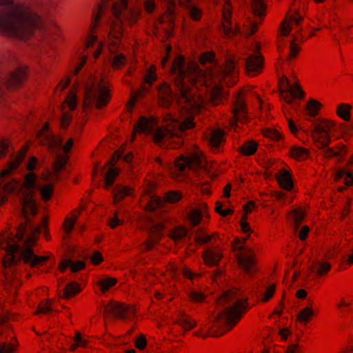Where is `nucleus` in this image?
Here are the masks:
<instances>
[{"instance_id": "obj_29", "label": "nucleus", "mask_w": 353, "mask_h": 353, "mask_svg": "<svg viewBox=\"0 0 353 353\" xmlns=\"http://www.w3.org/2000/svg\"><path fill=\"white\" fill-rule=\"evenodd\" d=\"M335 125V122L332 120L327 119H321L319 121L314 125L312 133L330 134V130L334 128Z\"/></svg>"}, {"instance_id": "obj_51", "label": "nucleus", "mask_w": 353, "mask_h": 353, "mask_svg": "<svg viewBox=\"0 0 353 353\" xmlns=\"http://www.w3.org/2000/svg\"><path fill=\"white\" fill-rule=\"evenodd\" d=\"M54 152L56 154V160L54 163V168L56 171L59 172L64 168V165L66 163L68 157L65 155H62V156L59 155L58 154V152L55 150H54Z\"/></svg>"}, {"instance_id": "obj_20", "label": "nucleus", "mask_w": 353, "mask_h": 353, "mask_svg": "<svg viewBox=\"0 0 353 353\" xmlns=\"http://www.w3.org/2000/svg\"><path fill=\"white\" fill-rule=\"evenodd\" d=\"M173 122L174 123L173 129L170 128L168 125H166L165 128H157L153 136L154 143H159L163 141L172 139L174 137H177V121H173Z\"/></svg>"}, {"instance_id": "obj_26", "label": "nucleus", "mask_w": 353, "mask_h": 353, "mask_svg": "<svg viewBox=\"0 0 353 353\" xmlns=\"http://www.w3.org/2000/svg\"><path fill=\"white\" fill-rule=\"evenodd\" d=\"M280 172L281 174L279 176L276 175L278 183L283 189L287 191H290L294 187L290 172L283 169L281 170Z\"/></svg>"}, {"instance_id": "obj_2", "label": "nucleus", "mask_w": 353, "mask_h": 353, "mask_svg": "<svg viewBox=\"0 0 353 353\" xmlns=\"http://www.w3.org/2000/svg\"><path fill=\"white\" fill-rule=\"evenodd\" d=\"M39 23V17L26 5L14 0H0L1 32L25 39Z\"/></svg>"}, {"instance_id": "obj_14", "label": "nucleus", "mask_w": 353, "mask_h": 353, "mask_svg": "<svg viewBox=\"0 0 353 353\" xmlns=\"http://www.w3.org/2000/svg\"><path fill=\"white\" fill-rule=\"evenodd\" d=\"M264 67V58L260 53L250 54L245 60V72L248 76L254 77L261 73Z\"/></svg>"}, {"instance_id": "obj_27", "label": "nucleus", "mask_w": 353, "mask_h": 353, "mask_svg": "<svg viewBox=\"0 0 353 353\" xmlns=\"http://www.w3.org/2000/svg\"><path fill=\"white\" fill-rule=\"evenodd\" d=\"M217 237H219V234L216 232L208 235L204 228H198L195 232L194 241L196 245H202L207 244L210 241Z\"/></svg>"}, {"instance_id": "obj_42", "label": "nucleus", "mask_w": 353, "mask_h": 353, "mask_svg": "<svg viewBox=\"0 0 353 353\" xmlns=\"http://www.w3.org/2000/svg\"><path fill=\"white\" fill-rule=\"evenodd\" d=\"M177 322L181 325V327L186 331L194 328L196 325L195 320L191 319L185 314L181 315L179 317Z\"/></svg>"}, {"instance_id": "obj_52", "label": "nucleus", "mask_w": 353, "mask_h": 353, "mask_svg": "<svg viewBox=\"0 0 353 353\" xmlns=\"http://www.w3.org/2000/svg\"><path fill=\"white\" fill-rule=\"evenodd\" d=\"M18 343L16 339H12L11 343L0 344V353H12L17 347Z\"/></svg>"}, {"instance_id": "obj_15", "label": "nucleus", "mask_w": 353, "mask_h": 353, "mask_svg": "<svg viewBox=\"0 0 353 353\" xmlns=\"http://www.w3.org/2000/svg\"><path fill=\"white\" fill-rule=\"evenodd\" d=\"M127 308L121 303L110 301L105 307V318L106 319V327H108V323L111 321L112 317L123 319L125 317Z\"/></svg>"}, {"instance_id": "obj_32", "label": "nucleus", "mask_w": 353, "mask_h": 353, "mask_svg": "<svg viewBox=\"0 0 353 353\" xmlns=\"http://www.w3.org/2000/svg\"><path fill=\"white\" fill-rule=\"evenodd\" d=\"M259 145L256 142L250 140L243 143L238 149L237 152L244 156H252L256 153Z\"/></svg>"}, {"instance_id": "obj_43", "label": "nucleus", "mask_w": 353, "mask_h": 353, "mask_svg": "<svg viewBox=\"0 0 353 353\" xmlns=\"http://www.w3.org/2000/svg\"><path fill=\"white\" fill-rule=\"evenodd\" d=\"M252 9L255 16L265 17L266 5L263 0H254L252 3Z\"/></svg>"}, {"instance_id": "obj_59", "label": "nucleus", "mask_w": 353, "mask_h": 353, "mask_svg": "<svg viewBox=\"0 0 353 353\" xmlns=\"http://www.w3.org/2000/svg\"><path fill=\"white\" fill-rule=\"evenodd\" d=\"M276 285L272 284L270 285L265 290L264 293V296L262 299V301L265 303L269 301L274 295L276 292Z\"/></svg>"}, {"instance_id": "obj_1", "label": "nucleus", "mask_w": 353, "mask_h": 353, "mask_svg": "<svg viewBox=\"0 0 353 353\" xmlns=\"http://www.w3.org/2000/svg\"><path fill=\"white\" fill-rule=\"evenodd\" d=\"M37 176L34 172H28L23 183L24 190L22 192V214L25 219V223L21 224L17 232V238L21 241L19 246L13 243L14 237L10 234L0 235V244L5 250L8 257L4 259L5 268H8L23 261L31 267L37 265L42 261L48 260V256H39L33 252L32 245L37 239L34 234L39 232L40 228L30 225L29 215L34 216L37 212L36 201L34 198V190L38 188L36 182Z\"/></svg>"}, {"instance_id": "obj_5", "label": "nucleus", "mask_w": 353, "mask_h": 353, "mask_svg": "<svg viewBox=\"0 0 353 353\" xmlns=\"http://www.w3.org/2000/svg\"><path fill=\"white\" fill-rule=\"evenodd\" d=\"M248 299L236 300L233 305L221 312L216 316L217 321H223L225 327L233 329L239 323L243 315L248 311Z\"/></svg>"}, {"instance_id": "obj_9", "label": "nucleus", "mask_w": 353, "mask_h": 353, "mask_svg": "<svg viewBox=\"0 0 353 353\" xmlns=\"http://www.w3.org/2000/svg\"><path fill=\"white\" fill-rule=\"evenodd\" d=\"M232 6L230 0H225L222 8V28L226 37H234L240 32V28L236 26L234 30H232Z\"/></svg>"}, {"instance_id": "obj_31", "label": "nucleus", "mask_w": 353, "mask_h": 353, "mask_svg": "<svg viewBox=\"0 0 353 353\" xmlns=\"http://www.w3.org/2000/svg\"><path fill=\"white\" fill-rule=\"evenodd\" d=\"M293 40L290 45V54L289 58H296L300 52V47L297 43H303L305 39L301 35V32L295 33L292 34Z\"/></svg>"}, {"instance_id": "obj_62", "label": "nucleus", "mask_w": 353, "mask_h": 353, "mask_svg": "<svg viewBox=\"0 0 353 353\" xmlns=\"http://www.w3.org/2000/svg\"><path fill=\"white\" fill-rule=\"evenodd\" d=\"M191 301L194 303L202 302L205 299V295L200 292H192L189 294Z\"/></svg>"}, {"instance_id": "obj_10", "label": "nucleus", "mask_w": 353, "mask_h": 353, "mask_svg": "<svg viewBox=\"0 0 353 353\" xmlns=\"http://www.w3.org/2000/svg\"><path fill=\"white\" fill-rule=\"evenodd\" d=\"M303 18L300 15L298 10L294 11L290 8L287 12L283 21L280 24L279 31L282 37H287L290 34L292 25L299 27L303 21Z\"/></svg>"}, {"instance_id": "obj_19", "label": "nucleus", "mask_w": 353, "mask_h": 353, "mask_svg": "<svg viewBox=\"0 0 353 353\" xmlns=\"http://www.w3.org/2000/svg\"><path fill=\"white\" fill-rule=\"evenodd\" d=\"M123 152L124 150L123 148H121L120 150L114 153L112 160L109 161L107 163L108 165L110 166V168L105 174V186L107 188L113 184L115 177L117 176L119 172L118 170L114 168V163L112 162V161L116 158L117 159L121 158V157L123 155Z\"/></svg>"}, {"instance_id": "obj_25", "label": "nucleus", "mask_w": 353, "mask_h": 353, "mask_svg": "<svg viewBox=\"0 0 353 353\" xmlns=\"http://www.w3.org/2000/svg\"><path fill=\"white\" fill-rule=\"evenodd\" d=\"M49 124L46 123L39 133L45 141L44 144L48 145L50 148H59L61 145L62 139L50 133H44L43 131L47 130Z\"/></svg>"}, {"instance_id": "obj_57", "label": "nucleus", "mask_w": 353, "mask_h": 353, "mask_svg": "<svg viewBox=\"0 0 353 353\" xmlns=\"http://www.w3.org/2000/svg\"><path fill=\"white\" fill-rule=\"evenodd\" d=\"M215 58V54L212 51L203 52L201 54L199 61L201 65L212 63Z\"/></svg>"}, {"instance_id": "obj_54", "label": "nucleus", "mask_w": 353, "mask_h": 353, "mask_svg": "<svg viewBox=\"0 0 353 353\" xmlns=\"http://www.w3.org/2000/svg\"><path fill=\"white\" fill-rule=\"evenodd\" d=\"M74 343L70 345V350L74 352L78 347H85L87 341L83 339L82 334L80 332H77L74 337Z\"/></svg>"}, {"instance_id": "obj_40", "label": "nucleus", "mask_w": 353, "mask_h": 353, "mask_svg": "<svg viewBox=\"0 0 353 353\" xmlns=\"http://www.w3.org/2000/svg\"><path fill=\"white\" fill-rule=\"evenodd\" d=\"M183 198L182 193L176 190H170L165 193L163 200L165 203H176Z\"/></svg>"}, {"instance_id": "obj_28", "label": "nucleus", "mask_w": 353, "mask_h": 353, "mask_svg": "<svg viewBox=\"0 0 353 353\" xmlns=\"http://www.w3.org/2000/svg\"><path fill=\"white\" fill-rule=\"evenodd\" d=\"M238 61V59H236L234 55L227 57L221 69L222 74L224 77H229L235 72Z\"/></svg>"}, {"instance_id": "obj_33", "label": "nucleus", "mask_w": 353, "mask_h": 353, "mask_svg": "<svg viewBox=\"0 0 353 353\" xmlns=\"http://www.w3.org/2000/svg\"><path fill=\"white\" fill-rule=\"evenodd\" d=\"M352 105L349 103H339L336 109V115L345 121L351 120Z\"/></svg>"}, {"instance_id": "obj_46", "label": "nucleus", "mask_w": 353, "mask_h": 353, "mask_svg": "<svg viewBox=\"0 0 353 353\" xmlns=\"http://www.w3.org/2000/svg\"><path fill=\"white\" fill-rule=\"evenodd\" d=\"M97 283L101 287V291L105 292L117 283V279L114 278L105 276L99 279Z\"/></svg>"}, {"instance_id": "obj_4", "label": "nucleus", "mask_w": 353, "mask_h": 353, "mask_svg": "<svg viewBox=\"0 0 353 353\" xmlns=\"http://www.w3.org/2000/svg\"><path fill=\"white\" fill-rule=\"evenodd\" d=\"M85 89L83 103L85 108L89 107L92 103H94L97 108H101L108 103V92L105 85L102 84L101 79L91 77L88 81Z\"/></svg>"}, {"instance_id": "obj_21", "label": "nucleus", "mask_w": 353, "mask_h": 353, "mask_svg": "<svg viewBox=\"0 0 353 353\" xmlns=\"http://www.w3.org/2000/svg\"><path fill=\"white\" fill-rule=\"evenodd\" d=\"M24 74L25 71L22 68H19L17 71L10 73L0 83V92L3 85L8 88H14L17 85H19L23 79Z\"/></svg>"}, {"instance_id": "obj_56", "label": "nucleus", "mask_w": 353, "mask_h": 353, "mask_svg": "<svg viewBox=\"0 0 353 353\" xmlns=\"http://www.w3.org/2000/svg\"><path fill=\"white\" fill-rule=\"evenodd\" d=\"M292 213L294 214V225L298 227L303 223L306 214L305 212L303 209H296Z\"/></svg>"}, {"instance_id": "obj_55", "label": "nucleus", "mask_w": 353, "mask_h": 353, "mask_svg": "<svg viewBox=\"0 0 353 353\" xmlns=\"http://www.w3.org/2000/svg\"><path fill=\"white\" fill-rule=\"evenodd\" d=\"M222 89L221 87H215L212 90L211 102L214 105H218L221 103Z\"/></svg>"}, {"instance_id": "obj_3", "label": "nucleus", "mask_w": 353, "mask_h": 353, "mask_svg": "<svg viewBox=\"0 0 353 353\" xmlns=\"http://www.w3.org/2000/svg\"><path fill=\"white\" fill-rule=\"evenodd\" d=\"M185 57L179 55L172 62L170 73L177 76L174 79V85L177 87V103L186 107L191 113L198 114L201 109L200 99L196 96L195 90L185 84V80L188 79L192 85L196 81L192 78L198 70V64L196 62L188 63L186 70L183 69Z\"/></svg>"}, {"instance_id": "obj_12", "label": "nucleus", "mask_w": 353, "mask_h": 353, "mask_svg": "<svg viewBox=\"0 0 353 353\" xmlns=\"http://www.w3.org/2000/svg\"><path fill=\"white\" fill-rule=\"evenodd\" d=\"M113 13L119 22L122 24H130L131 8L128 0H119L112 5Z\"/></svg>"}, {"instance_id": "obj_22", "label": "nucleus", "mask_w": 353, "mask_h": 353, "mask_svg": "<svg viewBox=\"0 0 353 353\" xmlns=\"http://www.w3.org/2000/svg\"><path fill=\"white\" fill-rule=\"evenodd\" d=\"M208 210L206 203H202L198 208L192 209L187 214V219L192 227L199 225L203 219L202 213Z\"/></svg>"}, {"instance_id": "obj_13", "label": "nucleus", "mask_w": 353, "mask_h": 353, "mask_svg": "<svg viewBox=\"0 0 353 353\" xmlns=\"http://www.w3.org/2000/svg\"><path fill=\"white\" fill-rule=\"evenodd\" d=\"M156 80V67L154 65H151L144 77V83L141 85L140 88L137 91L134 92V105L138 99L143 97L149 92L152 84Z\"/></svg>"}, {"instance_id": "obj_35", "label": "nucleus", "mask_w": 353, "mask_h": 353, "mask_svg": "<svg viewBox=\"0 0 353 353\" xmlns=\"http://www.w3.org/2000/svg\"><path fill=\"white\" fill-rule=\"evenodd\" d=\"M290 153L292 158L299 161L306 160L310 155L309 150L303 147L293 146L290 148Z\"/></svg>"}, {"instance_id": "obj_34", "label": "nucleus", "mask_w": 353, "mask_h": 353, "mask_svg": "<svg viewBox=\"0 0 353 353\" xmlns=\"http://www.w3.org/2000/svg\"><path fill=\"white\" fill-rule=\"evenodd\" d=\"M188 234V229L183 225H179L171 230L168 236L175 243L183 239Z\"/></svg>"}, {"instance_id": "obj_11", "label": "nucleus", "mask_w": 353, "mask_h": 353, "mask_svg": "<svg viewBox=\"0 0 353 353\" xmlns=\"http://www.w3.org/2000/svg\"><path fill=\"white\" fill-rule=\"evenodd\" d=\"M238 264L247 273L252 274L256 271L255 265V253L251 248L243 249L239 254L236 256Z\"/></svg>"}, {"instance_id": "obj_53", "label": "nucleus", "mask_w": 353, "mask_h": 353, "mask_svg": "<svg viewBox=\"0 0 353 353\" xmlns=\"http://www.w3.org/2000/svg\"><path fill=\"white\" fill-rule=\"evenodd\" d=\"M175 10L170 11V8H168L166 11L159 17V21L160 23H164L166 22L173 24L175 15Z\"/></svg>"}, {"instance_id": "obj_45", "label": "nucleus", "mask_w": 353, "mask_h": 353, "mask_svg": "<svg viewBox=\"0 0 353 353\" xmlns=\"http://www.w3.org/2000/svg\"><path fill=\"white\" fill-rule=\"evenodd\" d=\"M194 118L190 115L186 117L179 125L177 123L176 130L180 132H185L195 127Z\"/></svg>"}, {"instance_id": "obj_61", "label": "nucleus", "mask_w": 353, "mask_h": 353, "mask_svg": "<svg viewBox=\"0 0 353 353\" xmlns=\"http://www.w3.org/2000/svg\"><path fill=\"white\" fill-rule=\"evenodd\" d=\"M284 307H285V294L283 293L281 301H279V304L276 305V307H275V309L274 310L272 314L270 316V317H271L272 315H274V314L281 316L283 314Z\"/></svg>"}, {"instance_id": "obj_18", "label": "nucleus", "mask_w": 353, "mask_h": 353, "mask_svg": "<svg viewBox=\"0 0 353 353\" xmlns=\"http://www.w3.org/2000/svg\"><path fill=\"white\" fill-rule=\"evenodd\" d=\"M157 123V120L154 117H141L137 124L134 125V134L135 132L150 134Z\"/></svg>"}, {"instance_id": "obj_48", "label": "nucleus", "mask_w": 353, "mask_h": 353, "mask_svg": "<svg viewBox=\"0 0 353 353\" xmlns=\"http://www.w3.org/2000/svg\"><path fill=\"white\" fill-rule=\"evenodd\" d=\"M130 189L123 187L118 186L113 190V196L114 202H118L120 199L124 198L130 194Z\"/></svg>"}, {"instance_id": "obj_7", "label": "nucleus", "mask_w": 353, "mask_h": 353, "mask_svg": "<svg viewBox=\"0 0 353 353\" xmlns=\"http://www.w3.org/2000/svg\"><path fill=\"white\" fill-rule=\"evenodd\" d=\"M26 153V149H21L19 155L12 162L10 163L8 168L3 170L0 174V184L2 188L7 192H13L17 188L18 185L15 180L12 179L10 181H6L3 179V177L9 174L12 170L15 169L17 167V165L22 161Z\"/></svg>"}, {"instance_id": "obj_47", "label": "nucleus", "mask_w": 353, "mask_h": 353, "mask_svg": "<svg viewBox=\"0 0 353 353\" xmlns=\"http://www.w3.org/2000/svg\"><path fill=\"white\" fill-rule=\"evenodd\" d=\"M289 94L292 97V102L294 99H303L305 93L298 83H294L289 90Z\"/></svg>"}, {"instance_id": "obj_50", "label": "nucleus", "mask_w": 353, "mask_h": 353, "mask_svg": "<svg viewBox=\"0 0 353 353\" xmlns=\"http://www.w3.org/2000/svg\"><path fill=\"white\" fill-rule=\"evenodd\" d=\"M263 137L273 141H279L282 138L281 133L274 128H266L263 130Z\"/></svg>"}, {"instance_id": "obj_64", "label": "nucleus", "mask_w": 353, "mask_h": 353, "mask_svg": "<svg viewBox=\"0 0 353 353\" xmlns=\"http://www.w3.org/2000/svg\"><path fill=\"white\" fill-rule=\"evenodd\" d=\"M159 241H156V239L151 238L150 239L147 240L142 245L141 250L143 252H148L151 250L154 245L157 243Z\"/></svg>"}, {"instance_id": "obj_41", "label": "nucleus", "mask_w": 353, "mask_h": 353, "mask_svg": "<svg viewBox=\"0 0 353 353\" xmlns=\"http://www.w3.org/2000/svg\"><path fill=\"white\" fill-rule=\"evenodd\" d=\"M321 108L322 104L315 99H310L306 104V110L310 117L316 116Z\"/></svg>"}, {"instance_id": "obj_39", "label": "nucleus", "mask_w": 353, "mask_h": 353, "mask_svg": "<svg viewBox=\"0 0 353 353\" xmlns=\"http://www.w3.org/2000/svg\"><path fill=\"white\" fill-rule=\"evenodd\" d=\"M165 229V224L164 223H159L153 225L150 228V237L156 239V241H160L163 236V232Z\"/></svg>"}, {"instance_id": "obj_23", "label": "nucleus", "mask_w": 353, "mask_h": 353, "mask_svg": "<svg viewBox=\"0 0 353 353\" xmlns=\"http://www.w3.org/2000/svg\"><path fill=\"white\" fill-rule=\"evenodd\" d=\"M225 132L220 129H214L210 134L209 139V146L214 150L219 152L220 147L224 144L225 139Z\"/></svg>"}, {"instance_id": "obj_58", "label": "nucleus", "mask_w": 353, "mask_h": 353, "mask_svg": "<svg viewBox=\"0 0 353 353\" xmlns=\"http://www.w3.org/2000/svg\"><path fill=\"white\" fill-rule=\"evenodd\" d=\"M190 17L195 21H199L201 20L203 12L202 10L196 6H190Z\"/></svg>"}, {"instance_id": "obj_8", "label": "nucleus", "mask_w": 353, "mask_h": 353, "mask_svg": "<svg viewBox=\"0 0 353 353\" xmlns=\"http://www.w3.org/2000/svg\"><path fill=\"white\" fill-rule=\"evenodd\" d=\"M203 155L201 152L190 154L188 156L180 155L174 161V165L179 172H183L188 167L190 169L197 170L202 163Z\"/></svg>"}, {"instance_id": "obj_37", "label": "nucleus", "mask_w": 353, "mask_h": 353, "mask_svg": "<svg viewBox=\"0 0 353 353\" xmlns=\"http://www.w3.org/2000/svg\"><path fill=\"white\" fill-rule=\"evenodd\" d=\"M164 205L163 199L158 196L153 195L150 198L145 208L146 211L152 212L159 208H163Z\"/></svg>"}, {"instance_id": "obj_16", "label": "nucleus", "mask_w": 353, "mask_h": 353, "mask_svg": "<svg viewBox=\"0 0 353 353\" xmlns=\"http://www.w3.org/2000/svg\"><path fill=\"white\" fill-rule=\"evenodd\" d=\"M223 257V250L219 246L207 248L202 254L204 264L211 268L217 266Z\"/></svg>"}, {"instance_id": "obj_60", "label": "nucleus", "mask_w": 353, "mask_h": 353, "mask_svg": "<svg viewBox=\"0 0 353 353\" xmlns=\"http://www.w3.org/2000/svg\"><path fill=\"white\" fill-rule=\"evenodd\" d=\"M52 185H46L42 188H39L41 196L43 200L48 201L50 199L52 194Z\"/></svg>"}, {"instance_id": "obj_49", "label": "nucleus", "mask_w": 353, "mask_h": 353, "mask_svg": "<svg viewBox=\"0 0 353 353\" xmlns=\"http://www.w3.org/2000/svg\"><path fill=\"white\" fill-rule=\"evenodd\" d=\"M313 315V310L312 307H305L301 310L298 316L297 320L300 322H307Z\"/></svg>"}, {"instance_id": "obj_36", "label": "nucleus", "mask_w": 353, "mask_h": 353, "mask_svg": "<svg viewBox=\"0 0 353 353\" xmlns=\"http://www.w3.org/2000/svg\"><path fill=\"white\" fill-rule=\"evenodd\" d=\"M312 137L314 139L316 146L320 149L326 148L331 142V137L330 134L312 133Z\"/></svg>"}, {"instance_id": "obj_63", "label": "nucleus", "mask_w": 353, "mask_h": 353, "mask_svg": "<svg viewBox=\"0 0 353 353\" xmlns=\"http://www.w3.org/2000/svg\"><path fill=\"white\" fill-rule=\"evenodd\" d=\"M233 294L234 292L232 290H227L221 295L217 302L220 304H225L231 299Z\"/></svg>"}, {"instance_id": "obj_24", "label": "nucleus", "mask_w": 353, "mask_h": 353, "mask_svg": "<svg viewBox=\"0 0 353 353\" xmlns=\"http://www.w3.org/2000/svg\"><path fill=\"white\" fill-rule=\"evenodd\" d=\"M332 269V264L327 261H320L312 263L310 270L316 274L319 278L326 276Z\"/></svg>"}, {"instance_id": "obj_6", "label": "nucleus", "mask_w": 353, "mask_h": 353, "mask_svg": "<svg viewBox=\"0 0 353 353\" xmlns=\"http://www.w3.org/2000/svg\"><path fill=\"white\" fill-rule=\"evenodd\" d=\"M232 114L233 117L230 120L231 126H236L238 122L244 123L248 120L247 105L242 91H239L236 94L233 104Z\"/></svg>"}, {"instance_id": "obj_44", "label": "nucleus", "mask_w": 353, "mask_h": 353, "mask_svg": "<svg viewBox=\"0 0 353 353\" xmlns=\"http://www.w3.org/2000/svg\"><path fill=\"white\" fill-rule=\"evenodd\" d=\"M80 290L79 284L72 282L66 285L63 295H60V296L68 299L80 292Z\"/></svg>"}, {"instance_id": "obj_30", "label": "nucleus", "mask_w": 353, "mask_h": 353, "mask_svg": "<svg viewBox=\"0 0 353 353\" xmlns=\"http://www.w3.org/2000/svg\"><path fill=\"white\" fill-rule=\"evenodd\" d=\"M279 87L282 98L286 103H291L292 97H290V94L288 92L291 85H290L288 79L286 76L283 75L281 77L279 82Z\"/></svg>"}, {"instance_id": "obj_17", "label": "nucleus", "mask_w": 353, "mask_h": 353, "mask_svg": "<svg viewBox=\"0 0 353 353\" xmlns=\"http://www.w3.org/2000/svg\"><path fill=\"white\" fill-rule=\"evenodd\" d=\"M173 100V93L170 85L163 82L158 86V103L163 108H168Z\"/></svg>"}, {"instance_id": "obj_38", "label": "nucleus", "mask_w": 353, "mask_h": 353, "mask_svg": "<svg viewBox=\"0 0 353 353\" xmlns=\"http://www.w3.org/2000/svg\"><path fill=\"white\" fill-rule=\"evenodd\" d=\"M70 267L72 272H77L85 267V263L83 261L73 262L71 259H65L63 261L59 266L61 271H64L67 268Z\"/></svg>"}]
</instances>
